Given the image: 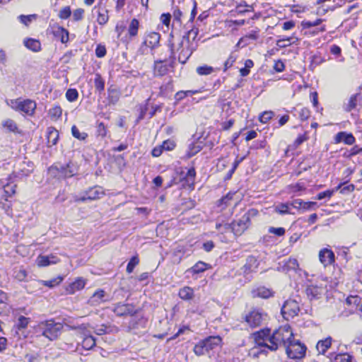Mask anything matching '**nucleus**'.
<instances>
[{"label":"nucleus","mask_w":362,"mask_h":362,"mask_svg":"<svg viewBox=\"0 0 362 362\" xmlns=\"http://www.w3.org/2000/svg\"><path fill=\"white\" fill-rule=\"evenodd\" d=\"M105 194V190L102 187L94 186L81 192L80 196L76 197L75 201L84 202L88 200H97L102 198Z\"/></svg>","instance_id":"nucleus-8"},{"label":"nucleus","mask_w":362,"mask_h":362,"mask_svg":"<svg viewBox=\"0 0 362 362\" xmlns=\"http://www.w3.org/2000/svg\"><path fill=\"white\" fill-rule=\"evenodd\" d=\"M272 291L265 287H259L257 289L252 291V295L254 297H259L262 298H268L272 296Z\"/></svg>","instance_id":"nucleus-32"},{"label":"nucleus","mask_w":362,"mask_h":362,"mask_svg":"<svg viewBox=\"0 0 362 362\" xmlns=\"http://www.w3.org/2000/svg\"><path fill=\"white\" fill-rule=\"evenodd\" d=\"M105 293L103 290H98L90 298L88 302L91 305H98L105 301Z\"/></svg>","instance_id":"nucleus-22"},{"label":"nucleus","mask_w":362,"mask_h":362,"mask_svg":"<svg viewBox=\"0 0 362 362\" xmlns=\"http://www.w3.org/2000/svg\"><path fill=\"white\" fill-rule=\"evenodd\" d=\"M16 177L9 175L8 178L0 180V185L3 187L5 197H10L16 192V184L15 183Z\"/></svg>","instance_id":"nucleus-15"},{"label":"nucleus","mask_w":362,"mask_h":362,"mask_svg":"<svg viewBox=\"0 0 362 362\" xmlns=\"http://www.w3.org/2000/svg\"><path fill=\"white\" fill-rule=\"evenodd\" d=\"M195 177V169L194 168L192 167L187 170L186 175L183 178V180L189 187L194 188Z\"/></svg>","instance_id":"nucleus-31"},{"label":"nucleus","mask_w":362,"mask_h":362,"mask_svg":"<svg viewBox=\"0 0 362 362\" xmlns=\"http://www.w3.org/2000/svg\"><path fill=\"white\" fill-rule=\"evenodd\" d=\"M29 322H30V318L25 317L21 315L18 318V320H17L15 326L18 329H22L26 328L28 327V325Z\"/></svg>","instance_id":"nucleus-47"},{"label":"nucleus","mask_w":362,"mask_h":362,"mask_svg":"<svg viewBox=\"0 0 362 362\" xmlns=\"http://www.w3.org/2000/svg\"><path fill=\"white\" fill-rule=\"evenodd\" d=\"M196 71L200 76H207L212 74L214 71V69L211 66L205 64L197 67Z\"/></svg>","instance_id":"nucleus-41"},{"label":"nucleus","mask_w":362,"mask_h":362,"mask_svg":"<svg viewBox=\"0 0 362 362\" xmlns=\"http://www.w3.org/2000/svg\"><path fill=\"white\" fill-rule=\"evenodd\" d=\"M28 273L22 267H16L13 271V277L18 281H23L26 280Z\"/></svg>","instance_id":"nucleus-38"},{"label":"nucleus","mask_w":362,"mask_h":362,"mask_svg":"<svg viewBox=\"0 0 362 362\" xmlns=\"http://www.w3.org/2000/svg\"><path fill=\"white\" fill-rule=\"evenodd\" d=\"M285 348L288 356L291 358H301L305 354L306 347L294 339Z\"/></svg>","instance_id":"nucleus-10"},{"label":"nucleus","mask_w":362,"mask_h":362,"mask_svg":"<svg viewBox=\"0 0 362 362\" xmlns=\"http://www.w3.org/2000/svg\"><path fill=\"white\" fill-rule=\"evenodd\" d=\"M207 266V264L200 261L195 264L192 267L189 269L187 272L192 274H199L206 270Z\"/></svg>","instance_id":"nucleus-35"},{"label":"nucleus","mask_w":362,"mask_h":362,"mask_svg":"<svg viewBox=\"0 0 362 362\" xmlns=\"http://www.w3.org/2000/svg\"><path fill=\"white\" fill-rule=\"evenodd\" d=\"M267 319V315L258 308L252 309L245 317V321L252 328L261 326Z\"/></svg>","instance_id":"nucleus-7"},{"label":"nucleus","mask_w":362,"mask_h":362,"mask_svg":"<svg viewBox=\"0 0 362 362\" xmlns=\"http://www.w3.org/2000/svg\"><path fill=\"white\" fill-rule=\"evenodd\" d=\"M344 184H339L337 187H335V190L337 191L340 189V192L341 194H347L353 192L354 190L355 186L353 184H350L346 186H343Z\"/></svg>","instance_id":"nucleus-50"},{"label":"nucleus","mask_w":362,"mask_h":362,"mask_svg":"<svg viewBox=\"0 0 362 362\" xmlns=\"http://www.w3.org/2000/svg\"><path fill=\"white\" fill-rule=\"evenodd\" d=\"M85 285V280L82 278H78L66 288V291L68 293L73 294L76 291L83 288Z\"/></svg>","instance_id":"nucleus-24"},{"label":"nucleus","mask_w":362,"mask_h":362,"mask_svg":"<svg viewBox=\"0 0 362 362\" xmlns=\"http://www.w3.org/2000/svg\"><path fill=\"white\" fill-rule=\"evenodd\" d=\"M326 291V284L322 281H317L307 284L305 293L307 297L310 300L320 298Z\"/></svg>","instance_id":"nucleus-12"},{"label":"nucleus","mask_w":362,"mask_h":362,"mask_svg":"<svg viewBox=\"0 0 362 362\" xmlns=\"http://www.w3.org/2000/svg\"><path fill=\"white\" fill-rule=\"evenodd\" d=\"M107 134V129L103 122L98 124L97 127V135L101 137H105Z\"/></svg>","instance_id":"nucleus-60"},{"label":"nucleus","mask_w":362,"mask_h":362,"mask_svg":"<svg viewBox=\"0 0 362 362\" xmlns=\"http://www.w3.org/2000/svg\"><path fill=\"white\" fill-rule=\"evenodd\" d=\"M52 173H56V176L59 178H67L74 176L77 173L76 166L71 162L66 165H60L58 166H52L49 168Z\"/></svg>","instance_id":"nucleus-9"},{"label":"nucleus","mask_w":362,"mask_h":362,"mask_svg":"<svg viewBox=\"0 0 362 362\" xmlns=\"http://www.w3.org/2000/svg\"><path fill=\"white\" fill-rule=\"evenodd\" d=\"M299 269L298 260L295 258L290 257L286 261L284 262L283 271L289 272L291 271H296Z\"/></svg>","instance_id":"nucleus-27"},{"label":"nucleus","mask_w":362,"mask_h":362,"mask_svg":"<svg viewBox=\"0 0 362 362\" xmlns=\"http://www.w3.org/2000/svg\"><path fill=\"white\" fill-rule=\"evenodd\" d=\"M289 203H281L275 206V211L281 215L291 214L289 211Z\"/></svg>","instance_id":"nucleus-44"},{"label":"nucleus","mask_w":362,"mask_h":362,"mask_svg":"<svg viewBox=\"0 0 362 362\" xmlns=\"http://www.w3.org/2000/svg\"><path fill=\"white\" fill-rule=\"evenodd\" d=\"M169 67H173L171 61L168 64L167 60H158L154 63V74L156 76H164L167 74Z\"/></svg>","instance_id":"nucleus-17"},{"label":"nucleus","mask_w":362,"mask_h":362,"mask_svg":"<svg viewBox=\"0 0 362 362\" xmlns=\"http://www.w3.org/2000/svg\"><path fill=\"white\" fill-rule=\"evenodd\" d=\"M2 125L4 128L11 132H13L15 134H21V131L18 129L17 124L13 119H6L3 122Z\"/></svg>","instance_id":"nucleus-34"},{"label":"nucleus","mask_w":362,"mask_h":362,"mask_svg":"<svg viewBox=\"0 0 362 362\" xmlns=\"http://www.w3.org/2000/svg\"><path fill=\"white\" fill-rule=\"evenodd\" d=\"M24 45L28 49L33 52H38L41 49V44L40 41L37 40L28 39L25 40Z\"/></svg>","instance_id":"nucleus-36"},{"label":"nucleus","mask_w":362,"mask_h":362,"mask_svg":"<svg viewBox=\"0 0 362 362\" xmlns=\"http://www.w3.org/2000/svg\"><path fill=\"white\" fill-rule=\"evenodd\" d=\"M59 138V132L54 127H48L47 130V143L50 146L55 145Z\"/></svg>","instance_id":"nucleus-29"},{"label":"nucleus","mask_w":362,"mask_h":362,"mask_svg":"<svg viewBox=\"0 0 362 362\" xmlns=\"http://www.w3.org/2000/svg\"><path fill=\"white\" fill-rule=\"evenodd\" d=\"M160 20L162 22V23L166 26L167 28H169L170 20H171V15L169 13H163L160 17Z\"/></svg>","instance_id":"nucleus-59"},{"label":"nucleus","mask_w":362,"mask_h":362,"mask_svg":"<svg viewBox=\"0 0 362 362\" xmlns=\"http://www.w3.org/2000/svg\"><path fill=\"white\" fill-rule=\"evenodd\" d=\"M71 133L73 136L81 141L85 140L88 136L86 132H81L75 125L71 127Z\"/></svg>","instance_id":"nucleus-48"},{"label":"nucleus","mask_w":362,"mask_h":362,"mask_svg":"<svg viewBox=\"0 0 362 362\" xmlns=\"http://www.w3.org/2000/svg\"><path fill=\"white\" fill-rule=\"evenodd\" d=\"M351 356L348 354H337L334 357V362H351Z\"/></svg>","instance_id":"nucleus-55"},{"label":"nucleus","mask_w":362,"mask_h":362,"mask_svg":"<svg viewBox=\"0 0 362 362\" xmlns=\"http://www.w3.org/2000/svg\"><path fill=\"white\" fill-rule=\"evenodd\" d=\"M235 194V192H228L226 196L223 197L218 201L217 205L218 206H223L222 209L225 208L226 206L229 204L230 201L232 200Z\"/></svg>","instance_id":"nucleus-45"},{"label":"nucleus","mask_w":362,"mask_h":362,"mask_svg":"<svg viewBox=\"0 0 362 362\" xmlns=\"http://www.w3.org/2000/svg\"><path fill=\"white\" fill-rule=\"evenodd\" d=\"M270 329H263L252 334L255 345L249 350L248 356L256 358L261 354L266 355L267 354L268 348L267 345L269 344L267 341V338L269 334Z\"/></svg>","instance_id":"nucleus-4"},{"label":"nucleus","mask_w":362,"mask_h":362,"mask_svg":"<svg viewBox=\"0 0 362 362\" xmlns=\"http://www.w3.org/2000/svg\"><path fill=\"white\" fill-rule=\"evenodd\" d=\"M62 280L63 278L59 276L56 278L47 281L40 280L39 282L43 286H47L49 288H53L59 285L62 281Z\"/></svg>","instance_id":"nucleus-40"},{"label":"nucleus","mask_w":362,"mask_h":362,"mask_svg":"<svg viewBox=\"0 0 362 362\" xmlns=\"http://www.w3.org/2000/svg\"><path fill=\"white\" fill-rule=\"evenodd\" d=\"M84 9L79 8L74 11L73 12V20L74 21H79L83 18Z\"/></svg>","instance_id":"nucleus-57"},{"label":"nucleus","mask_w":362,"mask_h":362,"mask_svg":"<svg viewBox=\"0 0 362 362\" xmlns=\"http://www.w3.org/2000/svg\"><path fill=\"white\" fill-rule=\"evenodd\" d=\"M94 85L95 89L99 92H102L105 89V81L99 74H96L95 75Z\"/></svg>","instance_id":"nucleus-46"},{"label":"nucleus","mask_w":362,"mask_h":362,"mask_svg":"<svg viewBox=\"0 0 362 362\" xmlns=\"http://www.w3.org/2000/svg\"><path fill=\"white\" fill-rule=\"evenodd\" d=\"M63 325L61 323L55 322L52 320L41 321L34 327L35 332L50 341L57 339L61 334Z\"/></svg>","instance_id":"nucleus-3"},{"label":"nucleus","mask_w":362,"mask_h":362,"mask_svg":"<svg viewBox=\"0 0 362 362\" xmlns=\"http://www.w3.org/2000/svg\"><path fill=\"white\" fill-rule=\"evenodd\" d=\"M95 54L98 57H103L106 54L105 47L101 45L97 46L95 49Z\"/></svg>","instance_id":"nucleus-62"},{"label":"nucleus","mask_w":362,"mask_h":362,"mask_svg":"<svg viewBox=\"0 0 362 362\" xmlns=\"http://www.w3.org/2000/svg\"><path fill=\"white\" fill-rule=\"evenodd\" d=\"M361 95L360 94H354L352 95L350 98L348 100L347 103H345L344 105V108L346 112H351V110H354L358 102L361 100Z\"/></svg>","instance_id":"nucleus-26"},{"label":"nucleus","mask_w":362,"mask_h":362,"mask_svg":"<svg viewBox=\"0 0 362 362\" xmlns=\"http://www.w3.org/2000/svg\"><path fill=\"white\" fill-rule=\"evenodd\" d=\"M334 192H336L335 189L332 190H327L325 192H320L317 195V199L321 200L324 198H330L333 195Z\"/></svg>","instance_id":"nucleus-58"},{"label":"nucleus","mask_w":362,"mask_h":362,"mask_svg":"<svg viewBox=\"0 0 362 362\" xmlns=\"http://www.w3.org/2000/svg\"><path fill=\"white\" fill-rule=\"evenodd\" d=\"M259 265L257 259L254 256H249L246 259V263L243 267V272L249 274L256 270Z\"/></svg>","instance_id":"nucleus-21"},{"label":"nucleus","mask_w":362,"mask_h":362,"mask_svg":"<svg viewBox=\"0 0 362 362\" xmlns=\"http://www.w3.org/2000/svg\"><path fill=\"white\" fill-rule=\"evenodd\" d=\"M35 17L36 15H21L18 18L22 23L25 24V25H28V23L32 21L33 19L35 18Z\"/></svg>","instance_id":"nucleus-61"},{"label":"nucleus","mask_w":362,"mask_h":362,"mask_svg":"<svg viewBox=\"0 0 362 362\" xmlns=\"http://www.w3.org/2000/svg\"><path fill=\"white\" fill-rule=\"evenodd\" d=\"M62 110L59 106H54L49 110V115L52 119H57L62 116Z\"/></svg>","instance_id":"nucleus-49"},{"label":"nucleus","mask_w":362,"mask_h":362,"mask_svg":"<svg viewBox=\"0 0 362 362\" xmlns=\"http://www.w3.org/2000/svg\"><path fill=\"white\" fill-rule=\"evenodd\" d=\"M317 206V202H304L303 203V210L307 211L311 209H315Z\"/></svg>","instance_id":"nucleus-63"},{"label":"nucleus","mask_w":362,"mask_h":362,"mask_svg":"<svg viewBox=\"0 0 362 362\" xmlns=\"http://www.w3.org/2000/svg\"><path fill=\"white\" fill-rule=\"evenodd\" d=\"M250 222V216L245 214L240 219L232 223L231 231L235 235H240L249 227Z\"/></svg>","instance_id":"nucleus-13"},{"label":"nucleus","mask_w":362,"mask_h":362,"mask_svg":"<svg viewBox=\"0 0 362 362\" xmlns=\"http://www.w3.org/2000/svg\"><path fill=\"white\" fill-rule=\"evenodd\" d=\"M237 57L238 55L235 52L230 54L229 57L224 63V71L233 66V63L236 61Z\"/></svg>","instance_id":"nucleus-52"},{"label":"nucleus","mask_w":362,"mask_h":362,"mask_svg":"<svg viewBox=\"0 0 362 362\" xmlns=\"http://www.w3.org/2000/svg\"><path fill=\"white\" fill-rule=\"evenodd\" d=\"M298 38L295 36V35H292L291 37H284L279 39L276 41V46H278L279 48H284L286 47L291 45L296 44L297 45L298 42Z\"/></svg>","instance_id":"nucleus-25"},{"label":"nucleus","mask_w":362,"mask_h":362,"mask_svg":"<svg viewBox=\"0 0 362 362\" xmlns=\"http://www.w3.org/2000/svg\"><path fill=\"white\" fill-rule=\"evenodd\" d=\"M83 339L82 341V346L86 350H90L95 346V339L90 334L84 333Z\"/></svg>","instance_id":"nucleus-33"},{"label":"nucleus","mask_w":362,"mask_h":362,"mask_svg":"<svg viewBox=\"0 0 362 362\" xmlns=\"http://www.w3.org/2000/svg\"><path fill=\"white\" fill-rule=\"evenodd\" d=\"M179 296L183 300H191L194 296V291L189 286L181 288L179 291Z\"/></svg>","instance_id":"nucleus-37"},{"label":"nucleus","mask_w":362,"mask_h":362,"mask_svg":"<svg viewBox=\"0 0 362 362\" xmlns=\"http://www.w3.org/2000/svg\"><path fill=\"white\" fill-rule=\"evenodd\" d=\"M274 115V112L272 111H265L259 116V120L262 123H267L269 121Z\"/></svg>","instance_id":"nucleus-53"},{"label":"nucleus","mask_w":362,"mask_h":362,"mask_svg":"<svg viewBox=\"0 0 362 362\" xmlns=\"http://www.w3.org/2000/svg\"><path fill=\"white\" fill-rule=\"evenodd\" d=\"M78 93L76 89L69 88L66 93V98L69 102H74L77 100Z\"/></svg>","instance_id":"nucleus-51"},{"label":"nucleus","mask_w":362,"mask_h":362,"mask_svg":"<svg viewBox=\"0 0 362 362\" xmlns=\"http://www.w3.org/2000/svg\"><path fill=\"white\" fill-rule=\"evenodd\" d=\"M53 33L55 36L60 37V40L62 43H65L69 40L68 30L61 26H55Z\"/></svg>","instance_id":"nucleus-30"},{"label":"nucleus","mask_w":362,"mask_h":362,"mask_svg":"<svg viewBox=\"0 0 362 362\" xmlns=\"http://www.w3.org/2000/svg\"><path fill=\"white\" fill-rule=\"evenodd\" d=\"M300 311L299 303L296 300L288 299L285 301L281 308V314L286 320L293 319Z\"/></svg>","instance_id":"nucleus-11"},{"label":"nucleus","mask_w":362,"mask_h":362,"mask_svg":"<svg viewBox=\"0 0 362 362\" xmlns=\"http://www.w3.org/2000/svg\"><path fill=\"white\" fill-rule=\"evenodd\" d=\"M112 310L117 316H132L137 313L136 309L132 304L118 303L115 305Z\"/></svg>","instance_id":"nucleus-16"},{"label":"nucleus","mask_w":362,"mask_h":362,"mask_svg":"<svg viewBox=\"0 0 362 362\" xmlns=\"http://www.w3.org/2000/svg\"><path fill=\"white\" fill-rule=\"evenodd\" d=\"M120 91L111 86L107 89V99L110 104L115 105L119 100Z\"/></svg>","instance_id":"nucleus-23"},{"label":"nucleus","mask_w":362,"mask_h":362,"mask_svg":"<svg viewBox=\"0 0 362 362\" xmlns=\"http://www.w3.org/2000/svg\"><path fill=\"white\" fill-rule=\"evenodd\" d=\"M346 302L348 305H357L360 302V298L358 296H351L346 298Z\"/></svg>","instance_id":"nucleus-64"},{"label":"nucleus","mask_w":362,"mask_h":362,"mask_svg":"<svg viewBox=\"0 0 362 362\" xmlns=\"http://www.w3.org/2000/svg\"><path fill=\"white\" fill-rule=\"evenodd\" d=\"M332 339L328 337L325 339L320 340L317 345L316 349L320 354H324L332 345Z\"/></svg>","instance_id":"nucleus-28"},{"label":"nucleus","mask_w":362,"mask_h":362,"mask_svg":"<svg viewBox=\"0 0 362 362\" xmlns=\"http://www.w3.org/2000/svg\"><path fill=\"white\" fill-rule=\"evenodd\" d=\"M108 11L106 9H102L98 11V18H97V22L100 25H105L107 23L109 19V16L107 14Z\"/></svg>","instance_id":"nucleus-43"},{"label":"nucleus","mask_w":362,"mask_h":362,"mask_svg":"<svg viewBox=\"0 0 362 362\" xmlns=\"http://www.w3.org/2000/svg\"><path fill=\"white\" fill-rule=\"evenodd\" d=\"M160 35L158 33L151 32L147 34L145 37L143 45L141 49L143 52H145V47L153 49L158 46L160 42Z\"/></svg>","instance_id":"nucleus-14"},{"label":"nucleus","mask_w":362,"mask_h":362,"mask_svg":"<svg viewBox=\"0 0 362 362\" xmlns=\"http://www.w3.org/2000/svg\"><path fill=\"white\" fill-rule=\"evenodd\" d=\"M319 259L322 264L326 267L334 261V254L332 250L325 248L320 252Z\"/></svg>","instance_id":"nucleus-18"},{"label":"nucleus","mask_w":362,"mask_h":362,"mask_svg":"<svg viewBox=\"0 0 362 362\" xmlns=\"http://www.w3.org/2000/svg\"><path fill=\"white\" fill-rule=\"evenodd\" d=\"M199 34V29L197 28H193L191 30H188L181 39H186L187 40L191 41L192 43L197 38Z\"/></svg>","instance_id":"nucleus-42"},{"label":"nucleus","mask_w":362,"mask_h":362,"mask_svg":"<svg viewBox=\"0 0 362 362\" xmlns=\"http://www.w3.org/2000/svg\"><path fill=\"white\" fill-rule=\"evenodd\" d=\"M139 22L136 18H133L128 28V33L131 37H135L138 33Z\"/></svg>","instance_id":"nucleus-39"},{"label":"nucleus","mask_w":362,"mask_h":362,"mask_svg":"<svg viewBox=\"0 0 362 362\" xmlns=\"http://www.w3.org/2000/svg\"><path fill=\"white\" fill-rule=\"evenodd\" d=\"M139 260L137 257L134 256L132 257L127 266V272L131 274L133 272L134 267L139 264Z\"/></svg>","instance_id":"nucleus-54"},{"label":"nucleus","mask_w":362,"mask_h":362,"mask_svg":"<svg viewBox=\"0 0 362 362\" xmlns=\"http://www.w3.org/2000/svg\"><path fill=\"white\" fill-rule=\"evenodd\" d=\"M59 262V257L54 255H40L37 259V264L39 267H46L49 264H57Z\"/></svg>","instance_id":"nucleus-19"},{"label":"nucleus","mask_w":362,"mask_h":362,"mask_svg":"<svg viewBox=\"0 0 362 362\" xmlns=\"http://www.w3.org/2000/svg\"><path fill=\"white\" fill-rule=\"evenodd\" d=\"M222 339L219 336H211L200 341L194 347V352L197 356L208 354L214 352L221 346Z\"/></svg>","instance_id":"nucleus-5"},{"label":"nucleus","mask_w":362,"mask_h":362,"mask_svg":"<svg viewBox=\"0 0 362 362\" xmlns=\"http://www.w3.org/2000/svg\"><path fill=\"white\" fill-rule=\"evenodd\" d=\"M169 47L170 49L171 64H174L175 60V54L178 53L177 59L181 64H185L189 59L193 52L196 49V46L191 41L186 39H180L177 45L170 42L169 40Z\"/></svg>","instance_id":"nucleus-2"},{"label":"nucleus","mask_w":362,"mask_h":362,"mask_svg":"<svg viewBox=\"0 0 362 362\" xmlns=\"http://www.w3.org/2000/svg\"><path fill=\"white\" fill-rule=\"evenodd\" d=\"M336 144L343 141L344 144L351 145L355 142V138L352 134H348L345 132L337 133L334 137Z\"/></svg>","instance_id":"nucleus-20"},{"label":"nucleus","mask_w":362,"mask_h":362,"mask_svg":"<svg viewBox=\"0 0 362 362\" xmlns=\"http://www.w3.org/2000/svg\"><path fill=\"white\" fill-rule=\"evenodd\" d=\"M71 15V11L70 6H65L62 8L59 13V17L62 19H67Z\"/></svg>","instance_id":"nucleus-56"},{"label":"nucleus","mask_w":362,"mask_h":362,"mask_svg":"<svg viewBox=\"0 0 362 362\" xmlns=\"http://www.w3.org/2000/svg\"><path fill=\"white\" fill-rule=\"evenodd\" d=\"M8 105L16 111L22 112L28 116L34 115L37 107L36 103L34 100L30 99L22 100L21 98L11 100Z\"/></svg>","instance_id":"nucleus-6"},{"label":"nucleus","mask_w":362,"mask_h":362,"mask_svg":"<svg viewBox=\"0 0 362 362\" xmlns=\"http://www.w3.org/2000/svg\"><path fill=\"white\" fill-rule=\"evenodd\" d=\"M267 338V341L270 344L267 347L270 351H276L279 346L286 347L293 339V334L289 325H286L276 329L272 336L270 333Z\"/></svg>","instance_id":"nucleus-1"}]
</instances>
